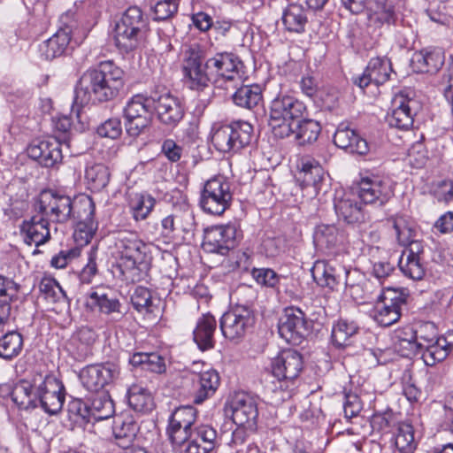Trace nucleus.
Instances as JSON below:
<instances>
[{"mask_svg":"<svg viewBox=\"0 0 453 453\" xmlns=\"http://www.w3.org/2000/svg\"><path fill=\"white\" fill-rule=\"evenodd\" d=\"M11 396L20 409L41 407L49 415H56L65 403V387L55 376L37 373L30 380L18 381Z\"/></svg>","mask_w":453,"mask_h":453,"instance_id":"nucleus-1","label":"nucleus"},{"mask_svg":"<svg viewBox=\"0 0 453 453\" xmlns=\"http://www.w3.org/2000/svg\"><path fill=\"white\" fill-rule=\"evenodd\" d=\"M124 72L111 61L99 64L81 77L75 90V100L81 104L90 101L108 102L119 94L124 84Z\"/></svg>","mask_w":453,"mask_h":453,"instance_id":"nucleus-2","label":"nucleus"},{"mask_svg":"<svg viewBox=\"0 0 453 453\" xmlns=\"http://www.w3.org/2000/svg\"><path fill=\"white\" fill-rule=\"evenodd\" d=\"M119 267L127 280L140 281L149 269L148 246L135 233L121 232L115 240Z\"/></svg>","mask_w":453,"mask_h":453,"instance_id":"nucleus-3","label":"nucleus"},{"mask_svg":"<svg viewBox=\"0 0 453 453\" xmlns=\"http://www.w3.org/2000/svg\"><path fill=\"white\" fill-rule=\"evenodd\" d=\"M149 32V19L137 5L129 6L115 22L113 40L122 53L142 50Z\"/></svg>","mask_w":453,"mask_h":453,"instance_id":"nucleus-4","label":"nucleus"},{"mask_svg":"<svg viewBox=\"0 0 453 453\" xmlns=\"http://www.w3.org/2000/svg\"><path fill=\"white\" fill-rule=\"evenodd\" d=\"M306 110L303 102L296 97L279 94L270 104L269 126L275 137H290L295 122L302 119Z\"/></svg>","mask_w":453,"mask_h":453,"instance_id":"nucleus-5","label":"nucleus"},{"mask_svg":"<svg viewBox=\"0 0 453 453\" xmlns=\"http://www.w3.org/2000/svg\"><path fill=\"white\" fill-rule=\"evenodd\" d=\"M79 209V202L71 196L53 189L42 190L35 203V211L49 223L65 224L74 219Z\"/></svg>","mask_w":453,"mask_h":453,"instance_id":"nucleus-6","label":"nucleus"},{"mask_svg":"<svg viewBox=\"0 0 453 453\" xmlns=\"http://www.w3.org/2000/svg\"><path fill=\"white\" fill-rule=\"evenodd\" d=\"M417 342L422 345V359L427 366L443 361L453 350V331L437 337L436 326L432 322H424L415 329Z\"/></svg>","mask_w":453,"mask_h":453,"instance_id":"nucleus-7","label":"nucleus"},{"mask_svg":"<svg viewBox=\"0 0 453 453\" xmlns=\"http://www.w3.org/2000/svg\"><path fill=\"white\" fill-rule=\"evenodd\" d=\"M206 51L203 45L194 42L187 45L183 51L182 74L185 85L196 91H202L214 82L213 74L206 67Z\"/></svg>","mask_w":453,"mask_h":453,"instance_id":"nucleus-8","label":"nucleus"},{"mask_svg":"<svg viewBox=\"0 0 453 453\" xmlns=\"http://www.w3.org/2000/svg\"><path fill=\"white\" fill-rule=\"evenodd\" d=\"M206 67L213 74L214 82L226 88H237L247 77L242 60L234 52L216 53L206 60Z\"/></svg>","mask_w":453,"mask_h":453,"instance_id":"nucleus-9","label":"nucleus"},{"mask_svg":"<svg viewBox=\"0 0 453 453\" xmlns=\"http://www.w3.org/2000/svg\"><path fill=\"white\" fill-rule=\"evenodd\" d=\"M252 136L253 127L240 120L214 128L211 141L220 152H237L250 143Z\"/></svg>","mask_w":453,"mask_h":453,"instance_id":"nucleus-10","label":"nucleus"},{"mask_svg":"<svg viewBox=\"0 0 453 453\" xmlns=\"http://www.w3.org/2000/svg\"><path fill=\"white\" fill-rule=\"evenodd\" d=\"M357 272H351L345 267L326 261H317L311 268V275L318 285L330 289L336 288L339 285H344L349 288L350 295L357 298L360 288L352 278Z\"/></svg>","mask_w":453,"mask_h":453,"instance_id":"nucleus-11","label":"nucleus"},{"mask_svg":"<svg viewBox=\"0 0 453 453\" xmlns=\"http://www.w3.org/2000/svg\"><path fill=\"white\" fill-rule=\"evenodd\" d=\"M232 200L230 182L219 175L205 182L200 197V205L207 213L221 215L230 207Z\"/></svg>","mask_w":453,"mask_h":453,"instance_id":"nucleus-12","label":"nucleus"},{"mask_svg":"<svg viewBox=\"0 0 453 453\" xmlns=\"http://www.w3.org/2000/svg\"><path fill=\"white\" fill-rule=\"evenodd\" d=\"M151 96L135 95L127 103L123 113L127 134L137 137L148 129L151 123Z\"/></svg>","mask_w":453,"mask_h":453,"instance_id":"nucleus-13","label":"nucleus"},{"mask_svg":"<svg viewBox=\"0 0 453 453\" xmlns=\"http://www.w3.org/2000/svg\"><path fill=\"white\" fill-rule=\"evenodd\" d=\"M254 324L252 311L243 305H236L226 311L219 321L224 337L230 341L242 338Z\"/></svg>","mask_w":453,"mask_h":453,"instance_id":"nucleus-14","label":"nucleus"},{"mask_svg":"<svg viewBox=\"0 0 453 453\" xmlns=\"http://www.w3.org/2000/svg\"><path fill=\"white\" fill-rule=\"evenodd\" d=\"M310 322L303 311L296 307H288L279 322V334L287 342L298 345L310 333Z\"/></svg>","mask_w":453,"mask_h":453,"instance_id":"nucleus-15","label":"nucleus"},{"mask_svg":"<svg viewBox=\"0 0 453 453\" xmlns=\"http://www.w3.org/2000/svg\"><path fill=\"white\" fill-rule=\"evenodd\" d=\"M394 190L389 180L371 175L363 177L359 182L358 197L364 203L382 206L393 196Z\"/></svg>","mask_w":453,"mask_h":453,"instance_id":"nucleus-16","label":"nucleus"},{"mask_svg":"<svg viewBox=\"0 0 453 453\" xmlns=\"http://www.w3.org/2000/svg\"><path fill=\"white\" fill-rule=\"evenodd\" d=\"M380 300L374 310L372 318L381 326H389L397 322L401 317V309L406 303L405 297L395 289H387L380 295Z\"/></svg>","mask_w":453,"mask_h":453,"instance_id":"nucleus-17","label":"nucleus"},{"mask_svg":"<svg viewBox=\"0 0 453 453\" xmlns=\"http://www.w3.org/2000/svg\"><path fill=\"white\" fill-rule=\"evenodd\" d=\"M239 238L234 225L215 226L205 232L203 246L208 252L224 256L235 247Z\"/></svg>","mask_w":453,"mask_h":453,"instance_id":"nucleus-18","label":"nucleus"},{"mask_svg":"<svg viewBox=\"0 0 453 453\" xmlns=\"http://www.w3.org/2000/svg\"><path fill=\"white\" fill-rule=\"evenodd\" d=\"M95 203L93 200L85 196L79 200V209L73 219L77 224L73 232V239L77 245H87L97 230L98 224L94 219Z\"/></svg>","mask_w":453,"mask_h":453,"instance_id":"nucleus-19","label":"nucleus"},{"mask_svg":"<svg viewBox=\"0 0 453 453\" xmlns=\"http://www.w3.org/2000/svg\"><path fill=\"white\" fill-rule=\"evenodd\" d=\"M391 107V113L388 116L389 126L409 130L413 125L414 116L419 110L418 101L401 92L393 97Z\"/></svg>","mask_w":453,"mask_h":453,"instance_id":"nucleus-20","label":"nucleus"},{"mask_svg":"<svg viewBox=\"0 0 453 453\" xmlns=\"http://www.w3.org/2000/svg\"><path fill=\"white\" fill-rule=\"evenodd\" d=\"M151 102L158 120L166 127H176L184 117L180 100L168 91L153 93Z\"/></svg>","mask_w":453,"mask_h":453,"instance_id":"nucleus-21","label":"nucleus"},{"mask_svg":"<svg viewBox=\"0 0 453 453\" xmlns=\"http://www.w3.org/2000/svg\"><path fill=\"white\" fill-rule=\"evenodd\" d=\"M296 180L301 188L310 196H317L325 179V171L320 164L310 157H302L297 164Z\"/></svg>","mask_w":453,"mask_h":453,"instance_id":"nucleus-22","label":"nucleus"},{"mask_svg":"<svg viewBox=\"0 0 453 453\" xmlns=\"http://www.w3.org/2000/svg\"><path fill=\"white\" fill-rule=\"evenodd\" d=\"M118 376V366L112 363L88 365L80 374L82 385L91 392H98Z\"/></svg>","mask_w":453,"mask_h":453,"instance_id":"nucleus-23","label":"nucleus"},{"mask_svg":"<svg viewBox=\"0 0 453 453\" xmlns=\"http://www.w3.org/2000/svg\"><path fill=\"white\" fill-rule=\"evenodd\" d=\"M303 369V358L297 351L288 349L280 351L271 362L272 374L278 380H293Z\"/></svg>","mask_w":453,"mask_h":453,"instance_id":"nucleus-24","label":"nucleus"},{"mask_svg":"<svg viewBox=\"0 0 453 453\" xmlns=\"http://www.w3.org/2000/svg\"><path fill=\"white\" fill-rule=\"evenodd\" d=\"M27 155L44 167H53L63 158L60 142L54 137L33 141L27 148Z\"/></svg>","mask_w":453,"mask_h":453,"instance_id":"nucleus-25","label":"nucleus"},{"mask_svg":"<svg viewBox=\"0 0 453 453\" xmlns=\"http://www.w3.org/2000/svg\"><path fill=\"white\" fill-rule=\"evenodd\" d=\"M402 3L403 0H367L365 8L370 23L376 27L395 25L396 10Z\"/></svg>","mask_w":453,"mask_h":453,"instance_id":"nucleus-26","label":"nucleus"},{"mask_svg":"<svg viewBox=\"0 0 453 453\" xmlns=\"http://www.w3.org/2000/svg\"><path fill=\"white\" fill-rule=\"evenodd\" d=\"M88 305L107 316L111 321H119L125 315L122 304L111 290L98 288L88 294Z\"/></svg>","mask_w":453,"mask_h":453,"instance_id":"nucleus-27","label":"nucleus"},{"mask_svg":"<svg viewBox=\"0 0 453 453\" xmlns=\"http://www.w3.org/2000/svg\"><path fill=\"white\" fill-rule=\"evenodd\" d=\"M391 62L387 58H372L363 74L354 79V83L361 88L374 83L379 86L388 81L392 73Z\"/></svg>","mask_w":453,"mask_h":453,"instance_id":"nucleus-28","label":"nucleus"},{"mask_svg":"<svg viewBox=\"0 0 453 453\" xmlns=\"http://www.w3.org/2000/svg\"><path fill=\"white\" fill-rule=\"evenodd\" d=\"M20 233L26 243L35 246L45 244L50 240V223L36 212L20 225Z\"/></svg>","mask_w":453,"mask_h":453,"instance_id":"nucleus-29","label":"nucleus"},{"mask_svg":"<svg viewBox=\"0 0 453 453\" xmlns=\"http://www.w3.org/2000/svg\"><path fill=\"white\" fill-rule=\"evenodd\" d=\"M232 419L238 426L253 427L258 416L256 401L249 395L239 394L232 402Z\"/></svg>","mask_w":453,"mask_h":453,"instance_id":"nucleus-30","label":"nucleus"},{"mask_svg":"<svg viewBox=\"0 0 453 453\" xmlns=\"http://www.w3.org/2000/svg\"><path fill=\"white\" fill-rule=\"evenodd\" d=\"M334 142L337 147L353 154L366 155L370 150L367 141L343 123L338 126Z\"/></svg>","mask_w":453,"mask_h":453,"instance_id":"nucleus-31","label":"nucleus"},{"mask_svg":"<svg viewBox=\"0 0 453 453\" xmlns=\"http://www.w3.org/2000/svg\"><path fill=\"white\" fill-rule=\"evenodd\" d=\"M335 212L339 219L348 224H353L364 219L361 204L352 193L337 192L334 201Z\"/></svg>","mask_w":453,"mask_h":453,"instance_id":"nucleus-32","label":"nucleus"},{"mask_svg":"<svg viewBox=\"0 0 453 453\" xmlns=\"http://www.w3.org/2000/svg\"><path fill=\"white\" fill-rule=\"evenodd\" d=\"M71 28L66 26L59 28L51 37L42 42L39 46L41 57L46 60L63 56L71 42Z\"/></svg>","mask_w":453,"mask_h":453,"instance_id":"nucleus-33","label":"nucleus"},{"mask_svg":"<svg viewBox=\"0 0 453 453\" xmlns=\"http://www.w3.org/2000/svg\"><path fill=\"white\" fill-rule=\"evenodd\" d=\"M217 321L211 313L203 314L196 322L193 331V339L200 350L205 351L214 348V333Z\"/></svg>","mask_w":453,"mask_h":453,"instance_id":"nucleus-34","label":"nucleus"},{"mask_svg":"<svg viewBox=\"0 0 453 453\" xmlns=\"http://www.w3.org/2000/svg\"><path fill=\"white\" fill-rule=\"evenodd\" d=\"M139 431V426L131 416L117 417L112 426V433L119 447L127 449L133 447V443Z\"/></svg>","mask_w":453,"mask_h":453,"instance_id":"nucleus-35","label":"nucleus"},{"mask_svg":"<svg viewBox=\"0 0 453 453\" xmlns=\"http://www.w3.org/2000/svg\"><path fill=\"white\" fill-rule=\"evenodd\" d=\"M20 286L12 279L0 274V326L9 322L12 304L18 299Z\"/></svg>","mask_w":453,"mask_h":453,"instance_id":"nucleus-36","label":"nucleus"},{"mask_svg":"<svg viewBox=\"0 0 453 453\" xmlns=\"http://www.w3.org/2000/svg\"><path fill=\"white\" fill-rule=\"evenodd\" d=\"M193 382L195 387L194 402L202 403L215 394L219 386V376L215 370L211 369L196 373Z\"/></svg>","mask_w":453,"mask_h":453,"instance_id":"nucleus-37","label":"nucleus"},{"mask_svg":"<svg viewBox=\"0 0 453 453\" xmlns=\"http://www.w3.org/2000/svg\"><path fill=\"white\" fill-rule=\"evenodd\" d=\"M413 64L421 73H437L444 65L445 55L441 48H426L414 54Z\"/></svg>","mask_w":453,"mask_h":453,"instance_id":"nucleus-38","label":"nucleus"},{"mask_svg":"<svg viewBox=\"0 0 453 453\" xmlns=\"http://www.w3.org/2000/svg\"><path fill=\"white\" fill-rule=\"evenodd\" d=\"M196 438L191 440L185 453H212L217 444V432L208 425H201L196 428Z\"/></svg>","mask_w":453,"mask_h":453,"instance_id":"nucleus-39","label":"nucleus"},{"mask_svg":"<svg viewBox=\"0 0 453 453\" xmlns=\"http://www.w3.org/2000/svg\"><path fill=\"white\" fill-rule=\"evenodd\" d=\"M111 171L101 163H88L85 167V183L92 192H101L110 183Z\"/></svg>","mask_w":453,"mask_h":453,"instance_id":"nucleus-40","label":"nucleus"},{"mask_svg":"<svg viewBox=\"0 0 453 453\" xmlns=\"http://www.w3.org/2000/svg\"><path fill=\"white\" fill-rule=\"evenodd\" d=\"M281 19L287 31L303 34L308 23L307 12L301 4H290L283 11Z\"/></svg>","mask_w":453,"mask_h":453,"instance_id":"nucleus-41","label":"nucleus"},{"mask_svg":"<svg viewBox=\"0 0 453 453\" xmlns=\"http://www.w3.org/2000/svg\"><path fill=\"white\" fill-rule=\"evenodd\" d=\"M313 239L318 248L329 250L342 242L343 234L334 224H321L316 226Z\"/></svg>","mask_w":453,"mask_h":453,"instance_id":"nucleus-42","label":"nucleus"},{"mask_svg":"<svg viewBox=\"0 0 453 453\" xmlns=\"http://www.w3.org/2000/svg\"><path fill=\"white\" fill-rule=\"evenodd\" d=\"M235 92L233 94L234 103L243 108L252 109L262 102V88L258 84L239 85L234 88Z\"/></svg>","mask_w":453,"mask_h":453,"instance_id":"nucleus-43","label":"nucleus"},{"mask_svg":"<svg viewBox=\"0 0 453 453\" xmlns=\"http://www.w3.org/2000/svg\"><path fill=\"white\" fill-rule=\"evenodd\" d=\"M319 133L320 126L317 121L312 119L301 120V119H299L295 122L290 136L293 137L297 144L305 145L315 142Z\"/></svg>","mask_w":453,"mask_h":453,"instance_id":"nucleus-44","label":"nucleus"},{"mask_svg":"<svg viewBox=\"0 0 453 453\" xmlns=\"http://www.w3.org/2000/svg\"><path fill=\"white\" fill-rule=\"evenodd\" d=\"M156 199L150 194H134L128 203L129 211L135 221L144 220L152 211Z\"/></svg>","mask_w":453,"mask_h":453,"instance_id":"nucleus-45","label":"nucleus"},{"mask_svg":"<svg viewBox=\"0 0 453 453\" xmlns=\"http://www.w3.org/2000/svg\"><path fill=\"white\" fill-rule=\"evenodd\" d=\"M129 406L136 412L147 413L153 410L154 400L149 390L134 385L128 390Z\"/></svg>","mask_w":453,"mask_h":453,"instance_id":"nucleus-46","label":"nucleus"},{"mask_svg":"<svg viewBox=\"0 0 453 453\" xmlns=\"http://www.w3.org/2000/svg\"><path fill=\"white\" fill-rule=\"evenodd\" d=\"M395 449L393 453H413L417 443L414 439V429L411 425L400 423L395 434Z\"/></svg>","mask_w":453,"mask_h":453,"instance_id":"nucleus-47","label":"nucleus"},{"mask_svg":"<svg viewBox=\"0 0 453 453\" xmlns=\"http://www.w3.org/2000/svg\"><path fill=\"white\" fill-rule=\"evenodd\" d=\"M23 349V337L17 331H11L0 338V357L11 360L18 357Z\"/></svg>","mask_w":453,"mask_h":453,"instance_id":"nucleus-48","label":"nucleus"},{"mask_svg":"<svg viewBox=\"0 0 453 453\" xmlns=\"http://www.w3.org/2000/svg\"><path fill=\"white\" fill-rule=\"evenodd\" d=\"M134 366H142L143 370H148L156 373H162L165 371V363L164 357L157 353H134L129 360Z\"/></svg>","mask_w":453,"mask_h":453,"instance_id":"nucleus-49","label":"nucleus"},{"mask_svg":"<svg viewBox=\"0 0 453 453\" xmlns=\"http://www.w3.org/2000/svg\"><path fill=\"white\" fill-rule=\"evenodd\" d=\"M358 327L353 321L346 319H339L332 329V342L340 349L349 345V341L351 336L357 333Z\"/></svg>","mask_w":453,"mask_h":453,"instance_id":"nucleus-50","label":"nucleus"},{"mask_svg":"<svg viewBox=\"0 0 453 453\" xmlns=\"http://www.w3.org/2000/svg\"><path fill=\"white\" fill-rule=\"evenodd\" d=\"M393 227L396 235L398 243L402 246H407L417 237V228L415 224L405 216H395L391 219Z\"/></svg>","mask_w":453,"mask_h":453,"instance_id":"nucleus-51","label":"nucleus"},{"mask_svg":"<svg viewBox=\"0 0 453 453\" xmlns=\"http://www.w3.org/2000/svg\"><path fill=\"white\" fill-rule=\"evenodd\" d=\"M89 410L92 421L107 419L112 417L115 411L113 401L105 394L95 397Z\"/></svg>","mask_w":453,"mask_h":453,"instance_id":"nucleus-52","label":"nucleus"},{"mask_svg":"<svg viewBox=\"0 0 453 453\" xmlns=\"http://www.w3.org/2000/svg\"><path fill=\"white\" fill-rule=\"evenodd\" d=\"M67 416L70 421L80 426L92 422L89 405L81 399H73L68 403Z\"/></svg>","mask_w":453,"mask_h":453,"instance_id":"nucleus-53","label":"nucleus"},{"mask_svg":"<svg viewBox=\"0 0 453 453\" xmlns=\"http://www.w3.org/2000/svg\"><path fill=\"white\" fill-rule=\"evenodd\" d=\"M398 266L404 276L413 280H422L426 273V269L420 261V257L401 256Z\"/></svg>","mask_w":453,"mask_h":453,"instance_id":"nucleus-54","label":"nucleus"},{"mask_svg":"<svg viewBox=\"0 0 453 453\" xmlns=\"http://www.w3.org/2000/svg\"><path fill=\"white\" fill-rule=\"evenodd\" d=\"M131 302L134 308L141 313H151L154 311L152 295L149 288L142 286L135 288Z\"/></svg>","mask_w":453,"mask_h":453,"instance_id":"nucleus-55","label":"nucleus"},{"mask_svg":"<svg viewBox=\"0 0 453 453\" xmlns=\"http://www.w3.org/2000/svg\"><path fill=\"white\" fill-rule=\"evenodd\" d=\"M39 289L44 298L51 303L61 302L67 299L65 290L54 279L43 278L39 284Z\"/></svg>","mask_w":453,"mask_h":453,"instance_id":"nucleus-56","label":"nucleus"},{"mask_svg":"<svg viewBox=\"0 0 453 453\" xmlns=\"http://www.w3.org/2000/svg\"><path fill=\"white\" fill-rule=\"evenodd\" d=\"M196 417L197 411L193 406H180L172 413L169 422L173 423L174 426L192 427L196 420Z\"/></svg>","mask_w":453,"mask_h":453,"instance_id":"nucleus-57","label":"nucleus"},{"mask_svg":"<svg viewBox=\"0 0 453 453\" xmlns=\"http://www.w3.org/2000/svg\"><path fill=\"white\" fill-rule=\"evenodd\" d=\"M96 132L101 137L117 139L122 133V126L119 119L111 118L98 126Z\"/></svg>","mask_w":453,"mask_h":453,"instance_id":"nucleus-58","label":"nucleus"},{"mask_svg":"<svg viewBox=\"0 0 453 453\" xmlns=\"http://www.w3.org/2000/svg\"><path fill=\"white\" fill-rule=\"evenodd\" d=\"M167 434L173 444L181 446L192 436V427H183L182 426H174L169 422Z\"/></svg>","mask_w":453,"mask_h":453,"instance_id":"nucleus-59","label":"nucleus"},{"mask_svg":"<svg viewBox=\"0 0 453 453\" xmlns=\"http://www.w3.org/2000/svg\"><path fill=\"white\" fill-rule=\"evenodd\" d=\"M251 275L257 284L265 287L273 288L276 286L279 281L277 273L269 268H254L251 272Z\"/></svg>","mask_w":453,"mask_h":453,"instance_id":"nucleus-60","label":"nucleus"},{"mask_svg":"<svg viewBox=\"0 0 453 453\" xmlns=\"http://www.w3.org/2000/svg\"><path fill=\"white\" fill-rule=\"evenodd\" d=\"M394 347L403 357L422 356V345L416 339L394 342Z\"/></svg>","mask_w":453,"mask_h":453,"instance_id":"nucleus-61","label":"nucleus"},{"mask_svg":"<svg viewBox=\"0 0 453 453\" xmlns=\"http://www.w3.org/2000/svg\"><path fill=\"white\" fill-rule=\"evenodd\" d=\"M81 250L78 247L69 250H60L58 254L55 255L50 261L51 266L62 269L65 268L72 260L80 257Z\"/></svg>","mask_w":453,"mask_h":453,"instance_id":"nucleus-62","label":"nucleus"},{"mask_svg":"<svg viewBox=\"0 0 453 453\" xmlns=\"http://www.w3.org/2000/svg\"><path fill=\"white\" fill-rule=\"evenodd\" d=\"M96 250L92 248L88 252V263L80 273V280L82 283L88 284L91 282L93 277L97 273Z\"/></svg>","mask_w":453,"mask_h":453,"instance_id":"nucleus-63","label":"nucleus"},{"mask_svg":"<svg viewBox=\"0 0 453 453\" xmlns=\"http://www.w3.org/2000/svg\"><path fill=\"white\" fill-rule=\"evenodd\" d=\"M154 19L157 20H165L172 18L178 11V4L152 2Z\"/></svg>","mask_w":453,"mask_h":453,"instance_id":"nucleus-64","label":"nucleus"}]
</instances>
